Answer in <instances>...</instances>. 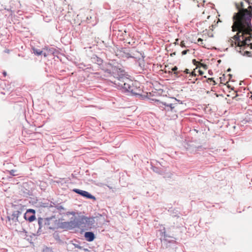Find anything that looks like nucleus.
Segmentation results:
<instances>
[{"label": "nucleus", "mask_w": 252, "mask_h": 252, "mask_svg": "<svg viewBox=\"0 0 252 252\" xmlns=\"http://www.w3.org/2000/svg\"><path fill=\"white\" fill-rule=\"evenodd\" d=\"M252 3L248 9H243L242 12L234 15V23L232 28L233 31H238V32L233 37L234 41L230 39L232 46L235 45L240 49H246L248 47L252 49V43L250 42L252 38Z\"/></svg>", "instance_id": "f257e3e1"}, {"label": "nucleus", "mask_w": 252, "mask_h": 252, "mask_svg": "<svg viewBox=\"0 0 252 252\" xmlns=\"http://www.w3.org/2000/svg\"><path fill=\"white\" fill-rule=\"evenodd\" d=\"M77 221V227L82 229H88L92 228L95 222L94 218L82 217Z\"/></svg>", "instance_id": "f03ea898"}, {"label": "nucleus", "mask_w": 252, "mask_h": 252, "mask_svg": "<svg viewBox=\"0 0 252 252\" xmlns=\"http://www.w3.org/2000/svg\"><path fill=\"white\" fill-rule=\"evenodd\" d=\"M141 99L146 100L148 101L150 103H153L158 107H162L163 105L169 107L170 108V110H172L174 106H173V104L172 103H166V102H163L161 101L160 100L156 98H153L152 97L154 95H138Z\"/></svg>", "instance_id": "7ed1b4c3"}, {"label": "nucleus", "mask_w": 252, "mask_h": 252, "mask_svg": "<svg viewBox=\"0 0 252 252\" xmlns=\"http://www.w3.org/2000/svg\"><path fill=\"white\" fill-rule=\"evenodd\" d=\"M138 84V82H133L131 80L127 79V93H131V94H141L140 90L137 87Z\"/></svg>", "instance_id": "20e7f679"}, {"label": "nucleus", "mask_w": 252, "mask_h": 252, "mask_svg": "<svg viewBox=\"0 0 252 252\" xmlns=\"http://www.w3.org/2000/svg\"><path fill=\"white\" fill-rule=\"evenodd\" d=\"M35 211L32 209H29L27 211L24 215L25 219L29 221L32 222L35 220Z\"/></svg>", "instance_id": "39448f33"}, {"label": "nucleus", "mask_w": 252, "mask_h": 252, "mask_svg": "<svg viewBox=\"0 0 252 252\" xmlns=\"http://www.w3.org/2000/svg\"><path fill=\"white\" fill-rule=\"evenodd\" d=\"M77 221L75 220L64 222L62 223V227L67 229H71L77 227Z\"/></svg>", "instance_id": "423d86ee"}, {"label": "nucleus", "mask_w": 252, "mask_h": 252, "mask_svg": "<svg viewBox=\"0 0 252 252\" xmlns=\"http://www.w3.org/2000/svg\"><path fill=\"white\" fill-rule=\"evenodd\" d=\"M151 168L154 172L157 173L159 175H163L164 178H171L172 175L171 173L165 174L161 169L156 166L152 165Z\"/></svg>", "instance_id": "0eeeda50"}, {"label": "nucleus", "mask_w": 252, "mask_h": 252, "mask_svg": "<svg viewBox=\"0 0 252 252\" xmlns=\"http://www.w3.org/2000/svg\"><path fill=\"white\" fill-rule=\"evenodd\" d=\"M73 191L78 193L80 194L81 195L87 198L90 199H94V197L92 195H91L90 193H89L88 192L82 190H80L79 189H74Z\"/></svg>", "instance_id": "6e6552de"}, {"label": "nucleus", "mask_w": 252, "mask_h": 252, "mask_svg": "<svg viewBox=\"0 0 252 252\" xmlns=\"http://www.w3.org/2000/svg\"><path fill=\"white\" fill-rule=\"evenodd\" d=\"M114 84L116 85H118V87L120 89H125V85H126V83H125L123 80V77H119L116 80L114 81Z\"/></svg>", "instance_id": "1a4fd4ad"}, {"label": "nucleus", "mask_w": 252, "mask_h": 252, "mask_svg": "<svg viewBox=\"0 0 252 252\" xmlns=\"http://www.w3.org/2000/svg\"><path fill=\"white\" fill-rule=\"evenodd\" d=\"M84 236L86 239L89 242L93 241L94 239V235L92 232H87L85 233Z\"/></svg>", "instance_id": "9d476101"}, {"label": "nucleus", "mask_w": 252, "mask_h": 252, "mask_svg": "<svg viewBox=\"0 0 252 252\" xmlns=\"http://www.w3.org/2000/svg\"><path fill=\"white\" fill-rule=\"evenodd\" d=\"M33 53L36 55H41L43 54V52L42 51L40 50V49H35V48H33ZM43 55L44 57H46V53H44L43 54Z\"/></svg>", "instance_id": "9b49d317"}, {"label": "nucleus", "mask_w": 252, "mask_h": 252, "mask_svg": "<svg viewBox=\"0 0 252 252\" xmlns=\"http://www.w3.org/2000/svg\"><path fill=\"white\" fill-rule=\"evenodd\" d=\"M96 18V17L95 16H87V21L88 23H92V22H94V20H95Z\"/></svg>", "instance_id": "f8f14e48"}, {"label": "nucleus", "mask_w": 252, "mask_h": 252, "mask_svg": "<svg viewBox=\"0 0 252 252\" xmlns=\"http://www.w3.org/2000/svg\"><path fill=\"white\" fill-rule=\"evenodd\" d=\"M244 56L251 57L252 56V53L250 51H246L244 53Z\"/></svg>", "instance_id": "ddd939ff"}, {"label": "nucleus", "mask_w": 252, "mask_h": 252, "mask_svg": "<svg viewBox=\"0 0 252 252\" xmlns=\"http://www.w3.org/2000/svg\"><path fill=\"white\" fill-rule=\"evenodd\" d=\"M163 236H164V239H165V240L167 241V238L169 237V236H168L165 233V232H163Z\"/></svg>", "instance_id": "4468645a"}, {"label": "nucleus", "mask_w": 252, "mask_h": 252, "mask_svg": "<svg viewBox=\"0 0 252 252\" xmlns=\"http://www.w3.org/2000/svg\"><path fill=\"white\" fill-rule=\"evenodd\" d=\"M15 172H16V171H15L14 170H11V171H9V173L11 175H12L13 176H15V175H16V174H15Z\"/></svg>", "instance_id": "2eb2a0df"}, {"label": "nucleus", "mask_w": 252, "mask_h": 252, "mask_svg": "<svg viewBox=\"0 0 252 252\" xmlns=\"http://www.w3.org/2000/svg\"><path fill=\"white\" fill-rule=\"evenodd\" d=\"M73 246L75 247V248H78L79 249H82V247L80 246L79 245H78V244H73Z\"/></svg>", "instance_id": "dca6fc26"}, {"label": "nucleus", "mask_w": 252, "mask_h": 252, "mask_svg": "<svg viewBox=\"0 0 252 252\" xmlns=\"http://www.w3.org/2000/svg\"><path fill=\"white\" fill-rule=\"evenodd\" d=\"M67 215H72L73 216H74L75 215V213L74 212H68L66 213Z\"/></svg>", "instance_id": "f3484780"}, {"label": "nucleus", "mask_w": 252, "mask_h": 252, "mask_svg": "<svg viewBox=\"0 0 252 252\" xmlns=\"http://www.w3.org/2000/svg\"><path fill=\"white\" fill-rule=\"evenodd\" d=\"M197 41H198V43L199 44H203V43H202V42H203V39H201V38H199L198 39Z\"/></svg>", "instance_id": "a211bd4d"}, {"label": "nucleus", "mask_w": 252, "mask_h": 252, "mask_svg": "<svg viewBox=\"0 0 252 252\" xmlns=\"http://www.w3.org/2000/svg\"><path fill=\"white\" fill-rule=\"evenodd\" d=\"M188 51H189V50H186L183 51L182 52V55H186Z\"/></svg>", "instance_id": "6ab92c4d"}, {"label": "nucleus", "mask_w": 252, "mask_h": 252, "mask_svg": "<svg viewBox=\"0 0 252 252\" xmlns=\"http://www.w3.org/2000/svg\"><path fill=\"white\" fill-rule=\"evenodd\" d=\"M129 121V119L127 118V122H126V124H127V126L129 124L131 125L132 123L134 124L133 122H130V123H128V121Z\"/></svg>", "instance_id": "aec40b11"}, {"label": "nucleus", "mask_w": 252, "mask_h": 252, "mask_svg": "<svg viewBox=\"0 0 252 252\" xmlns=\"http://www.w3.org/2000/svg\"><path fill=\"white\" fill-rule=\"evenodd\" d=\"M192 62H193V63L194 64H196V63H197V62H196V60H195V59H193V60H192Z\"/></svg>", "instance_id": "412c9836"}, {"label": "nucleus", "mask_w": 252, "mask_h": 252, "mask_svg": "<svg viewBox=\"0 0 252 252\" xmlns=\"http://www.w3.org/2000/svg\"><path fill=\"white\" fill-rule=\"evenodd\" d=\"M177 69V67L176 66H175L173 68H172V70L173 71H175Z\"/></svg>", "instance_id": "4be33fe9"}, {"label": "nucleus", "mask_w": 252, "mask_h": 252, "mask_svg": "<svg viewBox=\"0 0 252 252\" xmlns=\"http://www.w3.org/2000/svg\"><path fill=\"white\" fill-rule=\"evenodd\" d=\"M2 74H3V76H4V77H5V76H6V74H6V72L5 71H3V73H2Z\"/></svg>", "instance_id": "5701e85b"}, {"label": "nucleus", "mask_w": 252, "mask_h": 252, "mask_svg": "<svg viewBox=\"0 0 252 252\" xmlns=\"http://www.w3.org/2000/svg\"><path fill=\"white\" fill-rule=\"evenodd\" d=\"M185 72H186L187 73H189V70L188 69H186V70L185 71Z\"/></svg>", "instance_id": "b1692460"}, {"label": "nucleus", "mask_w": 252, "mask_h": 252, "mask_svg": "<svg viewBox=\"0 0 252 252\" xmlns=\"http://www.w3.org/2000/svg\"><path fill=\"white\" fill-rule=\"evenodd\" d=\"M209 80H210V81H212V82H213L214 83H215V81L213 80V78L209 79Z\"/></svg>", "instance_id": "393cba45"}, {"label": "nucleus", "mask_w": 252, "mask_h": 252, "mask_svg": "<svg viewBox=\"0 0 252 252\" xmlns=\"http://www.w3.org/2000/svg\"><path fill=\"white\" fill-rule=\"evenodd\" d=\"M53 49V48H52V49H49V51H51V52H52L53 54L54 53L53 52H52V50Z\"/></svg>", "instance_id": "a878e982"}, {"label": "nucleus", "mask_w": 252, "mask_h": 252, "mask_svg": "<svg viewBox=\"0 0 252 252\" xmlns=\"http://www.w3.org/2000/svg\"><path fill=\"white\" fill-rule=\"evenodd\" d=\"M175 100L176 101L180 102V100H178V99H177L176 98H175Z\"/></svg>", "instance_id": "bb28decb"}, {"label": "nucleus", "mask_w": 252, "mask_h": 252, "mask_svg": "<svg viewBox=\"0 0 252 252\" xmlns=\"http://www.w3.org/2000/svg\"><path fill=\"white\" fill-rule=\"evenodd\" d=\"M84 250L85 251H89V250L87 249H84Z\"/></svg>", "instance_id": "cd10ccee"}, {"label": "nucleus", "mask_w": 252, "mask_h": 252, "mask_svg": "<svg viewBox=\"0 0 252 252\" xmlns=\"http://www.w3.org/2000/svg\"><path fill=\"white\" fill-rule=\"evenodd\" d=\"M191 75H192V76H196V75H195V74H193L192 72V73H191Z\"/></svg>", "instance_id": "c85d7f7f"}, {"label": "nucleus", "mask_w": 252, "mask_h": 252, "mask_svg": "<svg viewBox=\"0 0 252 252\" xmlns=\"http://www.w3.org/2000/svg\"><path fill=\"white\" fill-rule=\"evenodd\" d=\"M244 93H246L247 94H249V92L246 93V92H244Z\"/></svg>", "instance_id": "c756f323"}, {"label": "nucleus", "mask_w": 252, "mask_h": 252, "mask_svg": "<svg viewBox=\"0 0 252 252\" xmlns=\"http://www.w3.org/2000/svg\"><path fill=\"white\" fill-rule=\"evenodd\" d=\"M124 32H126V29H124Z\"/></svg>", "instance_id": "7c9ffc66"}, {"label": "nucleus", "mask_w": 252, "mask_h": 252, "mask_svg": "<svg viewBox=\"0 0 252 252\" xmlns=\"http://www.w3.org/2000/svg\"><path fill=\"white\" fill-rule=\"evenodd\" d=\"M181 46H182V47H183V46H184V44H183V43H182Z\"/></svg>", "instance_id": "2f4dec72"}, {"label": "nucleus", "mask_w": 252, "mask_h": 252, "mask_svg": "<svg viewBox=\"0 0 252 252\" xmlns=\"http://www.w3.org/2000/svg\"><path fill=\"white\" fill-rule=\"evenodd\" d=\"M1 94H5V93H1Z\"/></svg>", "instance_id": "473e14b6"}, {"label": "nucleus", "mask_w": 252, "mask_h": 252, "mask_svg": "<svg viewBox=\"0 0 252 252\" xmlns=\"http://www.w3.org/2000/svg\"><path fill=\"white\" fill-rule=\"evenodd\" d=\"M127 43H128V44H131L130 42H127Z\"/></svg>", "instance_id": "72a5a7b5"}, {"label": "nucleus", "mask_w": 252, "mask_h": 252, "mask_svg": "<svg viewBox=\"0 0 252 252\" xmlns=\"http://www.w3.org/2000/svg\"><path fill=\"white\" fill-rule=\"evenodd\" d=\"M238 96L237 95H236L235 97H233V98L236 97V96Z\"/></svg>", "instance_id": "f704fd0d"}, {"label": "nucleus", "mask_w": 252, "mask_h": 252, "mask_svg": "<svg viewBox=\"0 0 252 252\" xmlns=\"http://www.w3.org/2000/svg\"><path fill=\"white\" fill-rule=\"evenodd\" d=\"M247 2H248V4H250V2H249L248 0H247Z\"/></svg>", "instance_id": "c9c22d12"}, {"label": "nucleus", "mask_w": 252, "mask_h": 252, "mask_svg": "<svg viewBox=\"0 0 252 252\" xmlns=\"http://www.w3.org/2000/svg\"><path fill=\"white\" fill-rule=\"evenodd\" d=\"M95 24V22L94 23H92L93 25H94Z\"/></svg>", "instance_id": "e433bc0d"}, {"label": "nucleus", "mask_w": 252, "mask_h": 252, "mask_svg": "<svg viewBox=\"0 0 252 252\" xmlns=\"http://www.w3.org/2000/svg\"><path fill=\"white\" fill-rule=\"evenodd\" d=\"M251 97H252V95H251Z\"/></svg>", "instance_id": "4c0bfd02"}]
</instances>
